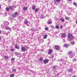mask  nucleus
Segmentation results:
<instances>
[{
    "mask_svg": "<svg viewBox=\"0 0 77 77\" xmlns=\"http://www.w3.org/2000/svg\"><path fill=\"white\" fill-rule=\"evenodd\" d=\"M41 51H44V50L42 49Z\"/></svg>",
    "mask_w": 77,
    "mask_h": 77,
    "instance_id": "obj_48",
    "label": "nucleus"
},
{
    "mask_svg": "<svg viewBox=\"0 0 77 77\" xmlns=\"http://www.w3.org/2000/svg\"><path fill=\"white\" fill-rule=\"evenodd\" d=\"M60 0H56L57 2H60Z\"/></svg>",
    "mask_w": 77,
    "mask_h": 77,
    "instance_id": "obj_47",
    "label": "nucleus"
},
{
    "mask_svg": "<svg viewBox=\"0 0 77 77\" xmlns=\"http://www.w3.org/2000/svg\"><path fill=\"white\" fill-rule=\"evenodd\" d=\"M5 29H6V30H11V28L8 26H6L5 27Z\"/></svg>",
    "mask_w": 77,
    "mask_h": 77,
    "instance_id": "obj_9",
    "label": "nucleus"
},
{
    "mask_svg": "<svg viewBox=\"0 0 77 77\" xmlns=\"http://www.w3.org/2000/svg\"><path fill=\"white\" fill-rule=\"evenodd\" d=\"M39 40H40V41H41V39H40Z\"/></svg>",
    "mask_w": 77,
    "mask_h": 77,
    "instance_id": "obj_58",
    "label": "nucleus"
},
{
    "mask_svg": "<svg viewBox=\"0 0 77 77\" xmlns=\"http://www.w3.org/2000/svg\"><path fill=\"white\" fill-rule=\"evenodd\" d=\"M60 20L61 21H62V22H64V21H65V19H64L63 18H60Z\"/></svg>",
    "mask_w": 77,
    "mask_h": 77,
    "instance_id": "obj_13",
    "label": "nucleus"
},
{
    "mask_svg": "<svg viewBox=\"0 0 77 77\" xmlns=\"http://www.w3.org/2000/svg\"><path fill=\"white\" fill-rule=\"evenodd\" d=\"M64 64L65 65V63H64Z\"/></svg>",
    "mask_w": 77,
    "mask_h": 77,
    "instance_id": "obj_62",
    "label": "nucleus"
},
{
    "mask_svg": "<svg viewBox=\"0 0 77 77\" xmlns=\"http://www.w3.org/2000/svg\"><path fill=\"white\" fill-rule=\"evenodd\" d=\"M5 59H8V57L7 56H5Z\"/></svg>",
    "mask_w": 77,
    "mask_h": 77,
    "instance_id": "obj_29",
    "label": "nucleus"
},
{
    "mask_svg": "<svg viewBox=\"0 0 77 77\" xmlns=\"http://www.w3.org/2000/svg\"><path fill=\"white\" fill-rule=\"evenodd\" d=\"M68 53L69 56L70 58L74 56V54L73 51H70Z\"/></svg>",
    "mask_w": 77,
    "mask_h": 77,
    "instance_id": "obj_2",
    "label": "nucleus"
},
{
    "mask_svg": "<svg viewBox=\"0 0 77 77\" xmlns=\"http://www.w3.org/2000/svg\"><path fill=\"white\" fill-rule=\"evenodd\" d=\"M10 8H6V11H9Z\"/></svg>",
    "mask_w": 77,
    "mask_h": 77,
    "instance_id": "obj_30",
    "label": "nucleus"
},
{
    "mask_svg": "<svg viewBox=\"0 0 77 77\" xmlns=\"http://www.w3.org/2000/svg\"><path fill=\"white\" fill-rule=\"evenodd\" d=\"M24 23L25 24L27 25V26H29V24H29V21L27 20H25L24 21Z\"/></svg>",
    "mask_w": 77,
    "mask_h": 77,
    "instance_id": "obj_6",
    "label": "nucleus"
},
{
    "mask_svg": "<svg viewBox=\"0 0 77 77\" xmlns=\"http://www.w3.org/2000/svg\"><path fill=\"white\" fill-rule=\"evenodd\" d=\"M68 37L69 39V41H71L73 39L74 37H73V36L71 34H69L68 35Z\"/></svg>",
    "mask_w": 77,
    "mask_h": 77,
    "instance_id": "obj_1",
    "label": "nucleus"
},
{
    "mask_svg": "<svg viewBox=\"0 0 77 77\" xmlns=\"http://www.w3.org/2000/svg\"><path fill=\"white\" fill-rule=\"evenodd\" d=\"M49 62V60L48 59H46L44 60L43 61V63L44 64H46L48 63Z\"/></svg>",
    "mask_w": 77,
    "mask_h": 77,
    "instance_id": "obj_3",
    "label": "nucleus"
},
{
    "mask_svg": "<svg viewBox=\"0 0 77 77\" xmlns=\"http://www.w3.org/2000/svg\"><path fill=\"white\" fill-rule=\"evenodd\" d=\"M1 33V31L0 30V33Z\"/></svg>",
    "mask_w": 77,
    "mask_h": 77,
    "instance_id": "obj_57",
    "label": "nucleus"
},
{
    "mask_svg": "<svg viewBox=\"0 0 77 77\" xmlns=\"http://www.w3.org/2000/svg\"><path fill=\"white\" fill-rule=\"evenodd\" d=\"M66 34L65 33H63L61 34V37L63 38H66Z\"/></svg>",
    "mask_w": 77,
    "mask_h": 77,
    "instance_id": "obj_5",
    "label": "nucleus"
},
{
    "mask_svg": "<svg viewBox=\"0 0 77 77\" xmlns=\"http://www.w3.org/2000/svg\"><path fill=\"white\" fill-rule=\"evenodd\" d=\"M18 15V13L16 12L12 15V16L13 17H15L17 16Z\"/></svg>",
    "mask_w": 77,
    "mask_h": 77,
    "instance_id": "obj_4",
    "label": "nucleus"
},
{
    "mask_svg": "<svg viewBox=\"0 0 77 77\" xmlns=\"http://www.w3.org/2000/svg\"><path fill=\"white\" fill-rule=\"evenodd\" d=\"M65 62H66L65 61L63 62V63H65Z\"/></svg>",
    "mask_w": 77,
    "mask_h": 77,
    "instance_id": "obj_52",
    "label": "nucleus"
},
{
    "mask_svg": "<svg viewBox=\"0 0 77 77\" xmlns=\"http://www.w3.org/2000/svg\"><path fill=\"white\" fill-rule=\"evenodd\" d=\"M69 1H72V0H68Z\"/></svg>",
    "mask_w": 77,
    "mask_h": 77,
    "instance_id": "obj_54",
    "label": "nucleus"
},
{
    "mask_svg": "<svg viewBox=\"0 0 77 77\" xmlns=\"http://www.w3.org/2000/svg\"><path fill=\"white\" fill-rule=\"evenodd\" d=\"M12 7L13 8H17V7H16L14 5H12Z\"/></svg>",
    "mask_w": 77,
    "mask_h": 77,
    "instance_id": "obj_39",
    "label": "nucleus"
},
{
    "mask_svg": "<svg viewBox=\"0 0 77 77\" xmlns=\"http://www.w3.org/2000/svg\"><path fill=\"white\" fill-rule=\"evenodd\" d=\"M51 57H52V59H53V58H54V56H52Z\"/></svg>",
    "mask_w": 77,
    "mask_h": 77,
    "instance_id": "obj_49",
    "label": "nucleus"
},
{
    "mask_svg": "<svg viewBox=\"0 0 77 77\" xmlns=\"http://www.w3.org/2000/svg\"><path fill=\"white\" fill-rule=\"evenodd\" d=\"M64 46L65 47L67 48L68 47V45L67 44H65L64 45Z\"/></svg>",
    "mask_w": 77,
    "mask_h": 77,
    "instance_id": "obj_34",
    "label": "nucleus"
},
{
    "mask_svg": "<svg viewBox=\"0 0 77 77\" xmlns=\"http://www.w3.org/2000/svg\"><path fill=\"white\" fill-rule=\"evenodd\" d=\"M65 19H66V20H69V17H65Z\"/></svg>",
    "mask_w": 77,
    "mask_h": 77,
    "instance_id": "obj_21",
    "label": "nucleus"
},
{
    "mask_svg": "<svg viewBox=\"0 0 77 77\" xmlns=\"http://www.w3.org/2000/svg\"><path fill=\"white\" fill-rule=\"evenodd\" d=\"M70 44H71V45H74V44H75V42H74V41L71 42Z\"/></svg>",
    "mask_w": 77,
    "mask_h": 77,
    "instance_id": "obj_20",
    "label": "nucleus"
},
{
    "mask_svg": "<svg viewBox=\"0 0 77 77\" xmlns=\"http://www.w3.org/2000/svg\"><path fill=\"white\" fill-rule=\"evenodd\" d=\"M30 30H31V31H35V28H30Z\"/></svg>",
    "mask_w": 77,
    "mask_h": 77,
    "instance_id": "obj_19",
    "label": "nucleus"
},
{
    "mask_svg": "<svg viewBox=\"0 0 77 77\" xmlns=\"http://www.w3.org/2000/svg\"><path fill=\"white\" fill-rule=\"evenodd\" d=\"M11 60L12 61H14L15 60V58H11Z\"/></svg>",
    "mask_w": 77,
    "mask_h": 77,
    "instance_id": "obj_32",
    "label": "nucleus"
},
{
    "mask_svg": "<svg viewBox=\"0 0 77 77\" xmlns=\"http://www.w3.org/2000/svg\"><path fill=\"white\" fill-rule=\"evenodd\" d=\"M47 38V35H45L43 37L44 39H46Z\"/></svg>",
    "mask_w": 77,
    "mask_h": 77,
    "instance_id": "obj_24",
    "label": "nucleus"
},
{
    "mask_svg": "<svg viewBox=\"0 0 77 77\" xmlns=\"http://www.w3.org/2000/svg\"><path fill=\"white\" fill-rule=\"evenodd\" d=\"M14 77V74H12L10 75V77Z\"/></svg>",
    "mask_w": 77,
    "mask_h": 77,
    "instance_id": "obj_33",
    "label": "nucleus"
},
{
    "mask_svg": "<svg viewBox=\"0 0 77 77\" xmlns=\"http://www.w3.org/2000/svg\"><path fill=\"white\" fill-rule=\"evenodd\" d=\"M63 42H65V40H63Z\"/></svg>",
    "mask_w": 77,
    "mask_h": 77,
    "instance_id": "obj_51",
    "label": "nucleus"
},
{
    "mask_svg": "<svg viewBox=\"0 0 77 77\" xmlns=\"http://www.w3.org/2000/svg\"><path fill=\"white\" fill-rule=\"evenodd\" d=\"M15 55H16L17 56L18 55V53L15 52Z\"/></svg>",
    "mask_w": 77,
    "mask_h": 77,
    "instance_id": "obj_40",
    "label": "nucleus"
},
{
    "mask_svg": "<svg viewBox=\"0 0 77 77\" xmlns=\"http://www.w3.org/2000/svg\"><path fill=\"white\" fill-rule=\"evenodd\" d=\"M17 30H18V31H19V30H20V29H18Z\"/></svg>",
    "mask_w": 77,
    "mask_h": 77,
    "instance_id": "obj_56",
    "label": "nucleus"
},
{
    "mask_svg": "<svg viewBox=\"0 0 77 77\" xmlns=\"http://www.w3.org/2000/svg\"><path fill=\"white\" fill-rule=\"evenodd\" d=\"M10 0V1H11V0Z\"/></svg>",
    "mask_w": 77,
    "mask_h": 77,
    "instance_id": "obj_61",
    "label": "nucleus"
},
{
    "mask_svg": "<svg viewBox=\"0 0 77 77\" xmlns=\"http://www.w3.org/2000/svg\"><path fill=\"white\" fill-rule=\"evenodd\" d=\"M57 18H56V17H54V20L55 21H57Z\"/></svg>",
    "mask_w": 77,
    "mask_h": 77,
    "instance_id": "obj_38",
    "label": "nucleus"
},
{
    "mask_svg": "<svg viewBox=\"0 0 77 77\" xmlns=\"http://www.w3.org/2000/svg\"><path fill=\"white\" fill-rule=\"evenodd\" d=\"M32 9L33 10H35V5H32Z\"/></svg>",
    "mask_w": 77,
    "mask_h": 77,
    "instance_id": "obj_23",
    "label": "nucleus"
},
{
    "mask_svg": "<svg viewBox=\"0 0 77 77\" xmlns=\"http://www.w3.org/2000/svg\"><path fill=\"white\" fill-rule=\"evenodd\" d=\"M4 24L5 26H8L9 25V23L8 21H5V22Z\"/></svg>",
    "mask_w": 77,
    "mask_h": 77,
    "instance_id": "obj_8",
    "label": "nucleus"
},
{
    "mask_svg": "<svg viewBox=\"0 0 77 77\" xmlns=\"http://www.w3.org/2000/svg\"><path fill=\"white\" fill-rule=\"evenodd\" d=\"M55 27H56V28L57 29H59V27L58 25L56 26Z\"/></svg>",
    "mask_w": 77,
    "mask_h": 77,
    "instance_id": "obj_31",
    "label": "nucleus"
},
{
    "mask_svg": "<svg viewBox=\"0 0 77 77\" xmlns=\"http://www.w3.org/2000/svg\"><path fill=\"white\" fill-rule=\"evenodd\" d=\"M40 42H41V41H40Z\"/></svg>",
    "mask_w": 77,
    "mask_h": 77,
    "instance_id": "obj_59",
    "label": "nucleus"
},
{
    "mask_svg": "<svg viewBox=\"0 0 77 77\" xmlns=\"http://www.w3.org/2000/svg\"><path fill=\"white\" fill-rule=\"evenodd\" d=\"M52 20H51V19H49V20L48 21V24H51L52 23Z\"/></svg>",
    "mask_w": 77,
    "mask_h": 77,
    "instance_id": "obj_7",
    "label": "nucleus"
},
{
    "mask_svg": "<svg viewBox=\"0 0 77 77\" xmlns=\"http://www.w3.org/2000/svg\"><path fill=\"white\" fill-rule=\"evenodd\" d=\"M56 68H57V66H54V68H53V69H56Z\"/></svg>",
    "mask_w": 77,
    "mask_h": 77,
    "instance_id": "obj_28",
    "label": "nucleus"
},
{
    "mask_svg": "<svg viewBox=\"0 0 77 77\" xmlns=\"http://www.w3.org/2000/svg\"><path fill=\"white\" fill-rule=\"evenodd\" d=\"M9 8H10V9H11V11H12V10H13V9H14L13 7L12 6H10Z\"/></svg>",
    "mask_w": 77,
    "mask_h": 77,
    "instance_id": "obj_16",
    "label": "nucleus"
},
{
    "mask_svg": "<svg viewBox=\"0 0 77 77\" xmlns=\"http://www.w3.org/2000/svg\"><path fill=\"white\" fill-rule=\"evenodd\" d=\"M21 50L22 51H26V48L24 47H22Z\"/></svg>",
    "mask_w": 77,
    "mask_h": 77,
    "instance_id": "obj_10",
    "label": "nucleus"
},
{
    "mask_svg": "<svg viewBox=\"0 0 77 77\" xmlns=\"http://www.w3.org/2000/svg\"><path fill=\"white\" fill-rule=\"evenodd\" d=\"M63 26L62 25H60V29H62V28H63Z\"/></svg>",
    "mask_w": 77,
    "mask_h": 77,
    "instance_id": "obj_27",
    "label": "nucleus"
},
{
    "mask_svg": "<svg viewBox=\"0 0 77 77\" xmlns=\"http://www.w3.org/2000/svg\"><path fill=\"white\" fill-rule=\"evenodd\" d=\"M40 18L41 19H43V18H44V15H41L40 17Z\"/></svg>",
    "mask_w": 77,
    "mask_h": 77,
    "instance_id": "obj_26",
    "label": "nucleus"
},
{
    "mask_svg": "<svg viewBox=\"0 0 77 77\" xmlns=\"http://www.w3.org/2000/svg\"><path fill=\"white\" fill-rule=\"evenodd\" d=\"M10 50L11 51H15V50L14 49H11Z\"/></svg>",
    "mask_w": 77,
    "mask_h": 77,
    "instance_id": "obj_41",
    "label": "nucleus"
},
{
    "mask_svg": "<svg viewBox=\"0 0 77 77\" xmlns=\"http://www.w3.org/2000/svg\"><path fill=\"white\" fill-rule=\"evenodd\" d=\"M55 77H59V75H58V74H57V75H55Z\"/></svg>",
    "mask_w": 77,
    "mask_h": 77,
    "instance_id": "obj_44",
    "label": "nucleus"
},
{
    "mask_svg": "<svg viewBox=\"0 0 77 77\" xmlns=\"http://www.w3.org/2000/svg\"><path fill=\"white\" fill-rule=\"evenodd\" d=\"M50 27L51 28H52V29H54V26H53V25H51L50 26Z\"/></svg>",
    "mask_w": 77,
    "mask_h": 77,
    "instance_id": "obj_37",
    "label": "nucleus"
},
{
    "mask_svg": "<svg viewBox=\"0 0 77 77\" xmlns=\"http://www.w3.org/2000/svg\"><path fill=\"white\" fill-rule=\"evenodd\" d=\"M12 70H13V71H14V72H16V69H13Z\"/></svg>",
    "mask_w": 77,
    "mask_h": 77,
    "instance_id": "obj_42",
    "label": "nucleus"
},
{
    "mask_svg": "<svg viewBox=\"0 0 77 77\" xmlns=\"http://www.w3.org/2000/svg\"><path fill=\"white\" fill-rule=\"evenodd\" d=\"M1 8V5L0 4V9Z\"/></svg>",
    "mask_w": 77,
    "mask_h": 77,
    "instance_id": "obj_53",
    "label": "nucleus"
},
{
    "mask_svg": "<svg viewBox=\"0 0 77 77\" xmlns=\"http://www.w3.org/2000/svg\"><path fill=\"white\" fill-rule=\"evenodd\" d=\"M15 48H17V49H20L19 47L17 45H15Z\"/></svg>",
    "mask_w": 77,
    "mask_h": 77,
    "instance_id": "obj_17",
    "label": "nucleus"
},
{
    "mask_svg": "<svg viewBox=\"0 0 77 77\" xmlns=\"http://www.w3.org/2000/svg\"><path fill=\"white\" fill-rule=\"evenodd\" d=\"M23 9L24 10V11H26V10H27V7H24L23 8Z\"/></svg>",
    "mask_w": 77,
    "mask_h": 77,
    "instance_id": "obj_18",
    "label": "nucleus"
},
{
    "mask_svg": "<svg viewBox=\"0 0 77 77\" xmlns=\"http://www.w3.org/2000/svg\"><path fill=\"white\" fill-rule=\"evenodd\" d=\"M38 9H36L35 10V13H36V12H38Z\"/></svg>",
    "mask_w": 77,
    "mask_h": 77,
    "instance_id": "obj_36",
    "label": "nucleus"
},
{
    "mask_svg": "<svg viewBox=\"0 0 77 77\" xmlns=\"http://www.w3.org/2000/svg\"><path fill=\"white\" fill-rule=\"evenodd\" d=\"M2 39V37H0V40H1V39Z\"/></svg>",
    "mask_w": 77,
    "mask_h": 77,
    "instance_id": "obj_50",
    "label": "nucleus"
},
{
    "mask_svg": "<svg viewBox=\"0 0 77 77\" xmlns=\"http://www.w3.org/2000/svg\"><path fill=\"white\" fill-rule=\"evenodd\" d=\"M48 28L46 27V28H45V30H48Z\"/></svg>",
    "mask_w": 77,
    "mask_h": 77,
    "instance_id": "obj_43",
    "label": "nucleus"
},
{
    "mask_svg": "<svg viewBox=\"0 0 77 77\" xmlns=\"http://www.w3.org/2000/svg\"><path fill=\"white\" fill-rule=\"evenodd\" d=\"M14 26L13 27H12V28H14Z\"/></svg>",
    "mask_w": 77,
    "mask_h": 77,
    "instance_id": "obj_60",
    "label": "nucleus"
},
{
    "mask_svg": "<svg viewBox=\"0 0 77 77\" xmlns=\"http://www.w3.org/2000/svg\"><path fill=\"white\" fill-rule=\"evenodd\" d=\"M55 48L56 50H59V46L58 45H56L55 47Z\"/></svg>",
    "mask_w": 77,
    "mask_h": 77,
    "instance_id": "obj_11",
    "label": "nucleus"
},
{
    "mask_svg": "<svg viewBox=\"0 0 77 77\" xmlns=\"http://www.w3.org/2000/svg\"><path fill=\"white\" fill-rule=\"evenodd\" d=\"M75 61H77V60H76V59L75 58H74L73 60V62H75Z\"/></svg>",
    "mask_w": 77,
    "mask_h": 77,
    "instance_id": "obj_35",
    "label": "nucleus"
},
{
    "mask_svg": "<svg viewBox=\"0 0 77 77\" xmlns=\"http://www.w3.org/2000/svg\"><path fill=\"white\" fill-rule=\"evenodd\" d=\"M56 2H57V1H56V0H54V2L55 4H56Z\"/></svg>",
    "mask_w": 77,
    "mask_h": 77,
    "instance_id": "obj_45",
    "label": "nucleus"
},
{
    "mask_svg": "<svg viewBox=\"0 0 77 77\" xmlns=\"http://www.w3.org/2000/svg\"><path fill=\"white\" fill-rule=\"evenodd\" d=\"M43 61V58L41 57L39 59V62H42Z\"/></svg>",
    "mask_w": 77,
    "mask_h": 77,
    "instance_id": "obj_12",
    "label": "nucleus"
},
{
    "mask_svg": "<svg viewBox=\"0 0 77 77\" xmlns=\"http://www.w3.org/2000/svg\"><path fill=\"white\" fill-rule=\"evenodd\" d=\"M5 26H6V25H5V23H3L1 25V27H2V28H3V27H4Z\"/></svg>",
    "mask_w": 77,
    "mask_h": 77,
    "instance_id": "obj_22",
    "label": "nucleus"
},
{
    "mask_svg": "<svg viewBox=\"0 0 77 77\" xmlns=\"http://www.w3.org/2000/svg\"><path fill=\"white\" fill-rule=\"evenodd\" d=\"M73 77H76V76H73Z\"/></svg>",
    "mask_w": 77,
    "mask_h": 77,
    "instance_id": "obj_55",
    "label": "nucleus"
},
{
    "mask_svg": "<svg viewBox=\"0 0 77 77\" xmlns=\"http://www.w3.org/2000/svg\"><path fill=\"white\" fill-rule=\"evenodd\" d=\"M73 4L74 5H75V6H77V3H76V2H74L73 3Z\"/></svg>",
    "mask_w": 77,
    "mask_h": 77,
    "instance_id": "obj_25",
    "label": "nucleus"
},
{
    "mask_svg": "<svg viewBox=\"0 0 77 77\" xmlns=\"http://www.w3.org/2000/svg\"><path fill=\"white\" fill-rule=\"evenodd\" d=\"M52 51H53V50H50L49 51V52H48V54H51Z\"/></svg>",
    "mask_w": 77,
    "mask_h": 77,
    "instance_id": "obj_14",
    "label": "nucleus"
},
{
    "mask_svg": "<svg viewBox=\"0 0 77 77\" xmlns=\"http://www.w3.org/2000/svg\"><path fill=\"white\" fill-rule=\"evenodd\" d=\"M60 61H61V62H62V61H63V60L62 59H61L60 60Z\"/></svg>",
    "mask_w": 77,
    "mask_h": 77,
    "instance_id": "obj_46",
    "label": "nucleus"
},
{
    "mask_svg": "<svg viewBox=\"0 0 77 77\" xmlns=\"http://www.w3.org/2000/svg\"><path fill=\"white\" fill-rule=\"evenodd\" d=\"M67 77H68V76H67Z\"/></svg>",
    "mask_w": 77,
    "mask_h": 77,
    "instance_id": "obj_63",
    "label": "nucleus"
},
{
    "mask_svg": "<svg viewBox=\"0 0 77 77\" xmlns=\"http://www.w3.org/2000/svg\"><path fill=\"white\" fill-rule=\"evenodd\" d=\"M72 70H73V69L72 68H71L70 69H69V71L70 72H72Z\"/></svg>",
    "mask_w": 77,
    "mask_h": 77,
    "instance_id": "obj_15",
    "label": "nucleus"
}]
</instances>
